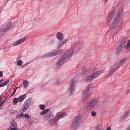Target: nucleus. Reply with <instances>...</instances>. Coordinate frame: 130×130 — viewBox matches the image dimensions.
<instances>
[{"label":"nucleus","instance_id":"f257e3e1","mask_svg":"<svg viewBox=\"0 0 130 130\" xmlns=\"http://www.w3.org/2000/svg\"><path fill=\"white\" fill-rule=\"evenodd\" d=\"M123 15V9L122 8L117 13L110 27V30L112 32L114 35H116L121 30L120 26Z\"/></svg>","mask_w":130,"mask_h":130},{"label":"nucleus","instance_id":"f03ea898","mask_svg":"<svg viewBox=\"0 0 130 130\" xmlns=\"http://www.w3.org/2000/svg\"><path fill=\"white\" fill-rule=\"evenodd\" d=\"M83 47L82 42L79 41H75L72 45L71 49L67 51L63 56L68 60L71 57L73 53L78 52Z\"/></svg>","mask_w":130,"mask_h":130},{"label":"nucleus","instance_id":"7ed1b4c3","mask_svg":"<svg viewBox=\"0 0 130 130\" xmlns=\"http://www.w3.org/2000/svg\"><path fill=\"white\" fill-rule=\"evenodd\" d=\"M49 109H46L44 111L40 112L39 115L40 116L45 115L44 117L45 119L48 120L49 124L51 125H54L55 126H57L58 125V123L56 121L58 120L55 119V117H54L52 113L50 114L46 113L49 111Z\"/></svg>","mask_w":130,"mask_h":130},{"label":"nucleus","instance_id":"20e7f679","mask_svg":"<svg viewBox=\"0 0 130 130\" xmlns=\"http://www.w3.org/2000/svg\"><path fill=\"white\" fill-rule=\"evenodd\" d=\"M31 100V98H29L23 104L22 107V111L21 112L19 115V116H20L21 117L25 118H29L30 116L29 115L26 114H23V113L25 112L29 108L30 105Z\"/></svg>","mask_w":130,"mask_h":130},{"label":"nucleus","instance_id":"39448f33","mask_svg":"<svg viewBox=\"0 0 130 130\" xmlns=\"http://www.w3.org/2000/svg\"><path fill=\"white\" fill-rule=\"evenodd\" d=\"M81 117L80 116L75 117L74 121L70 126V130H76L80 122Z\"/></svg>","mask_w":130,"mask_h":130},{"label":"nucleus","instance_id":"423d86ee","mask_svg":"<svg viewBox=\"0 0 130 130\" xmlns=\"http://www.w3.org/2000/svg\"><path fill=\"white\" fill-rule=\"evenodd\" d=\"M102 73V72L101 71H97L96 72L93 73L90 75L86 77L85 78L84 81L86 82H89L98 77Z\"/></svg>","mask_w":130,"mask_h":130},{"label":"nucleus","instance_id":"0eeeda50","mask_svg":"<svg viewBox=\"0 0 130 130\" xmlns=\"http://www.w3.org/2000/svg\"><path fill=\"white\" fill-rule=\"evenodd\" d=\"M99 100L98 98L93 99L88 104V107L90 108H94L97 107L99 105Z\"/></svg>","mask_w":130,"mask_h":130},{"label":"nucleus","instance_id":"6e6552de","mask_svg":"<svg viewBox=\"0 0 130 130\" xmlns=\"http://www.w3.org/2000/svg\"><path fill=\"white\" fill-rule=\"evenodd\" d=\"M10 25L5 24L3 25L0 29V35H1L9 30L10 28Z\"/></svg>","mask_w":130,"mask_h":130},{"label":"nucleus","instance_id":"1a4fd4ad","mask_svg":"<svg viewBox=\"0 0 130 130\" xmlns=\"http://www.w3.org/2000/svg\"><path fill=\"white\" fill-rule=\"evenodd\" d=\"M68 60L63 56L60 57L56 62V66L57 67H59L62 66L66 63Z\"/></svg>","mask_w":130,"mask_h":130},{"label":"nucleus","instance_id":"9d476101","mask_svg":"<svg viewBox=\"0 0 130 130\" xmlns=\"http://www.w3.org/2000/svg\"><path fill=\"white\" fill-rule=\"evenodd\" d=\"M75 83L74 80L72 79L71 80L70 84V86L69 90L71 94H72L74 90Z\"/></svg>","mask_w":130,"mask_h":130},{"label":"nucleus","instance_id":"9b49d317","mask_svg":"<svg viewBox=\"0 0 130 130\" xmlns=\"http://www.w3.org/2000/svg\"><path fill=\"white\" fill-rule=\"evenodd\" d=\"M17 124L15 121H13L12 124L10 126L8 130H20V129L17 128Z\"/></svg>","mask_w":130,"mask_h":130},{"label":"nucleus","instance_id":"f8f14e48","mask_svg":"<svg viewBox=\"0 0 130 130\" xmlns=\"http://www.w3.org/2000/svg\"><path fill=\"white\" fill-rule=\"evenodd\" d=\"M115 14V13L114 11H112L110 12L108 18L105 22L106 25H107L109 24L110 21L114 16Z\"/></svg>","mask_w":130,"mask_h":130},{"label":"nucleus","instance_id":"ddd939ff","mask_svg":"<svg viewBox=\"0 0 130 130\" xmlns=\"http://www.w3.org/2000/svg\"><path fill=\"white\" fill-rule=\"evenodd\" d=\"M26 38L24 37L20 39L17 41L14 42L12 44L13 46H16L24 42L26 39Z\"/></svg>","mask_w":130,"mask_h":130},{"label":"nucleus","instance_id":"4468645a","mask_svg":"<svg viewBox=\"0 0 130 130\" xmlns=\"http://www.w3.org/2000/svg\"><path fill=\"white\" fill-rule=\"evenodd\" d=\"M126 38H122V40L119 43L118 45L120 47L124 48L126 42Z\"/></svg>","mask_w":130,"mask_h":130},{"label":"nucleus","instance_id":"2eb2a0df","mask_svg":"<svg viewBox=\"0 0 130 130\" xmlns=\"http://www.w3.org/2000/svg\"><path fill=\"white\" fill-rule=\"evenodd\" d=\"M90 94L87 93L84 91L83 92L82 94V99L83 101H85L87 99Z\"/></svg>","mask_w":130,"mask_h":130},{"label":"nucleus","instance_id":"dca6fc26","mask_svg":"<svg viewBox=\"0 0 130 130\" xmlns=\"http://www.w3.org/2000/svg\"><path fill=\"white\" fill-rule=\"evenodd\" d=\"M68 41L67 39H64L63 40L60 41L58 44V48H59L64 44Z\"/></svg>","mask_w":130,"mask_h":130},{"label":"nucleus","instance_id":"f3484780","mask_svg":"<svg viewBox=\"0 0 130 130\" xmlns=\"http://www.w3.org/2000/svg\"><path fill=\"white\" fill-rule=\"evenodd\" d=\"M93 87L90 85L88 86L86 89L84 91L85 92L90 95L93 90Z\"/></svg>","mask_w":130,"mask_h":130},{"label":"nucleus","instance_id":"a211bd4d","mask_svg":"<svg viewBox=\"0 0 130 130\" xmlns=\"http://www.w3.org/2000/svg\"><path fill=\"white\" fill-rule=\"evenodd\" d=\"M127 60V59L126 58H124L120 60L119 66L116 65L115 67H116L118 69L123 64L124 62L126 61Z\"/></svg>","mask_w":130,"mask_h":130},{"label":"nucleus","instance_id":"6ab92c4d","mask_svg":"<svg viewBox=\"0 0 130 130\" xmlns=\"http://www.w3.org/2000/svg\"><path fill=\"white\" fill-rule=\"evenodd\" d=\"M115 68L113 69H112L108 73L107 75L106 76L107 77H108L112 75L113 73L117 70L118 69L116 67H115Z\"/></svg>","mask_w":130,"mask_h":130},{"label":"nucleus","instance_id":"aec40b11","mask_svg":"<svg viewBox=\"0 0 130 130\" xmlns=\"http://www.w3.org/2000/svg\"><path fill=\"white\" fill-rule=\"evenodd\" d=\"M57 38L59 40L62 39L63 38V34L60 32H58L57 34Z\"/></svg>","mask_w":130,"mask_h":130},{"label":"nucleus","instance_id":"412c9836","mask_svg":"<svg viewBox=\"0 0 130 130\" xmlns=\"http://www.w3.org/2000/svg\"><path fill=\"white\" fill-rule=\"evenodd\" d=\"M66 116V114L65 113H63L60 114L58 115L57 116L55 117V119L58 120H59L61 118H63Z\"/></svg>","mask_w":130,"mask_h":130},{"label":"nucleus","instance_id":"4be33fe9","mask_svg":"<svg viewBox=\"0 0 130 130\" xmlns=\"http://www.w3.org/2000/svg\"><path fill=\"white\" fill-rule=\"evenodd\" d=\"M26 95L25 94H23L20 96L18 98L19 101V102H22L24 99L26 98Z\"/></svg>","mask_w":130,"mask_h":130},{"label":"nucleus","instance_id":"5701e85b","mask_svg":"<svg viewBox=\"0 0 130 130\" xmlns=\"http://www.w3.org/2000/svg\"><path fill=\"white\" fill-rule=\"evenodd\" d=\"M89 68H83L82 71V74L84 75L87 73L89 72Z\"/></svg>","mask_w":130,"mask_h":130},{"label":"nucleus","instance_id":"b1692460","mask_svg":"<svg viewBox=\"0 0 130 130\" xmlns=\"http://www.w3.org/2000/svg\"><path fill=\"white\" fill-rule=\"evenodd\" d=\"M130 113V112L129 111H128L126 113L123 114L121 117L122 120L124 119L126 117L128 116Z\"/></svg>","mask_w":130,"mask_h":130},{"label":"nucleus","instance_id":"393cba45","mask_svg":"<svg viewBox=\"0 0 130 130\" xmlns=\"http://www.w3.org/2000/svg\"><path fill=\"white\" fill-rule=\"evenodd\" d=\"M9 81V80H7L3 83L1 84L0 85V87H4L6 86L7 84L8 83Z\"/></svg>","mask_w":130,"mask_h":130},{"label":"nucleus","instance_id":"a878e982","mask_svg":"<svg viewBox=\"0 0 130 130\" xmlns=\"http://www.w3.org/2000/svg\"><path fill=\"white\" fill-rule=\"evenodd\" d=\"M63 51V50L62 49H60L57 51L54 52L55 56L59 55Z\"/></svg>","mask_w":130,"mask_h":130},{"label":"nucleus","instance_id":"bb28decb","mask_svg":"<svg viewBox=\"0 0 130 130\" xmlns=\"http://www.w3.org/2000/svg\"><path fill=\"white\" fill-rule=\"evenodd\" d=\"M63 51V50L62 49H60L57 51L54 52L55 56L59 55Z\"/></svg>","mask_w":130,"mask_h":130},{"label":"nucleus","instance_id":"cd10ccee","mask_svg":"<svg viewBox=\"0 0 130 130\" xmlns=\"http://www.w3.org/2000/svg\"><path fill=\"white\" fill-rule=\"evenodd\" d=\"M123 48L118 45L117 48V51L118 52H120L122 50Z\"/></svg>","mask_w":130,"mask_h":130},{"label":"nucleus","instance_id":"c85d7f7f","mask_svg":"<svg viewBox=\"0 0 130 130\" xmlns=\"http://www.w3.org/2000/svg\"><path fill=\"white\" fill-rule=\"evenodd\" d=\"M28 83V82L27 80H25L23 82L24 87L25 88H26L27 87Z\"/></svg>","mask_w":130,"mask_h":130},{"label":"nucleus","instance_id":"c756f323","mask_svg":"<svg viewBox=\"0 0 130 130\" xmlns=\"http://www.w3.org/2000/svg\"><path fill=\"white\" fill-rule=\"evenodd\" d=\"M18 102H19L18 98H15L13 99V102L14 104H17Z\"/></svg>","mask_w":130,"mask_h":130},{"label":"nucleus","instance_id":"7c9ffc66","mask_svg":"<svg viewBox=\"0 0 130 130\" xmlns=\"http://www.w3.org/2000/svg\"><path fill=\"white\" fill-rule=\"evenodd\" d=\"M50 57H51L50 52L43 56L42 57V58H45Z\"/></svg>","mask_w":130,"mask_h":130},{"label":"nucleus","instance_id":"2f4dec72","mask_svg":"<svg viewBox=\"0 0 130 130\" xmlns=\"http://www.w3.org/2000/svg\"><path fill=\"white\" fill-rule=\"evenodd\" d=\"M23 62L21 60H19L17 61V64L18 66H21Z\"/></svg>","mask_w":130,"mask_h":130},{"label":"nucleus","instance_id":"473e14b6","mask_svg":"<svg viewBox=\"0 0 130 130\" xmlns=\"http://www.w3.org/2000/svg\"><path fill=\"white\" fill-rule=\"evenodd\" d=\"M27 121L28 124L29 125H31L32 122V120L31 119H28L27 120Z\"/></svg>","mask_w":130,"mask_h":130},{"label":"nucleus","instance_id":"72a5a7b5","mask_svg":"<svg viewBox=\"0 0 130 130\" xmlns=\"http://www.w3.org/2000/svg\"><path fill=\"white\" fill-rule=\"evenodd\" d=\"M97 114L96 113L95 111H93L91 112V115L92 116L95 117Z\"/></svg>","mask_w":130,"mask_h":130},{"label":"nucleus","instance_id":"f704fd0d","mask_svg":"<svg viewBox=\"0 0 130 130\" xmlns=\"http://www.w3.org/2000/svg\"><path fill=\"white\" fill-rule=\"evenodd\" d=\"M39 107L40 109L42 110H44L45 108V106L42 104L40 105Z\"/></svg>","mask_w":130,"mask_h":130},{"label":"nucleus","instance_id":"c9c22d12","mask_svg":"<svg viewBox=\"0 0 130 130\" xmlns=\"http://www.w3.org/2000/svg\"><path fill=\"white\" fill-rule=\"evenodd\" d=\"M130 47V40L128 41L127 44L126 46V48L127 49H128Z\"/></svg>","mask_w":130,"mask_h":130},{"label":"nucleus","instance_id":"e433bc0d","mask_svg":"<svg viewBox=\"0 0 130 130\" xmlns=\"http://www.w3.org/2000/svg\"><path fill=\"white\" fill-rule=\"evenodd\" d=\"M18 88V87H17L13 91V92H12V94H11V96H12L14 95L15 94L17 89Z\"/></svg>","mask_w":130,"mask_h":130},{"label":"nucleus","instance_id":"4c0bfd02","mask_svg":"<svg viewBox=\"0 0 130 130\" xmlns=\"http://www.w3.org/2000/svg\"><path fill=\"white\" fill-rule=\"evenodd\" d=\"M51 57H53L55 56L54 52H50Z\"/></svg>","mask_w":130,"mask_h":130},{"label":"nucleus","instance_id":"58836bf2","mask_svg":"<svg viewBox=\"0 0 130 130\" xmlns=\"http://www.w3.org/2000/svg\"><path fill=\"white\" fill-rule=\"evenodd\" d=\"M4 102H5V101L3 100L0 104V109H1L2 108V107H1V106L3 105L4 104Z\"/></svg>","mask_w":130,"mask_h":130},{"label":"nucleus","instance_id":"ea45409f","mask_svg":"<svg viewBox=\"0 0 130 130\" xmlns=\"http://www.w3.org/2000/svg\"><path fill=\"white\" fill-rule=\"evenodd\" d=\"M55 41V40L53 39H52L50 41L51 43L52 44H54Z\"/></svg>","mask_w":130,"mask_h":130},{"label":"nucleus","instance_id":"a19ab883","mask_svg":"<svg viewBox=\"0 0 130 130\" xmlns=\"http://www.w3.org/2000/svg\"><path fill=\"white\" fill-rule=\"evenodd\" d=\"M3 75V73L1 71H0V77H2Z\"/></svg>","mask_w":130,"mask_h":130},{"label":"nucleus","instance_id":"79ce46f5","mask_svg":"<svg viewBox=\"0 0 130 130\" xmlns=\"http://www.w3.org/2000/svg\"><path fill=\"white\" fill-rule=\"evenodd\" d=\"M126 130H130V125L127 127Z\"/></svg>","mask_w":130,"mask_h":130},{"label":"nucleus","instance_id":"37998d69","mask_svg":"<svg viewBox=\"0 0 130 130\" xmlns=\"http://www.w3.org/2000/svg\"><path fill=\"white\" fill-rule=\"evenodd\" d=\"M107 130H111V127L110 126H108L107 127Z\"/></svg>","mask_w":130,"mask_h":130},{"label":"nucleus","instance_id":"c03bdc74","mask_svg":"<svg viewBox=\"0 0 130 130\" xmlns=\"http://www.w3.org/2000/svg\"><path fill=\"white\" fill-rule=\"evenodd\" d=\"M26 65L25 64H24L23 65H22L21 66V68H23L24 67H25L26 66Z\"/></svg>","mask_w":130,"mask_h":130},{"label":"nucleus","instance_id":"a18cd8bd","mask_svg":"<svg viewBox=\"0 0 130 130\" xmlns=\"http://www.w3.org/2000/svg\"><path fill=\"white\" fill-rule=\"evenodd\" d=\"M4 81L3 79H1L0 80V84H1V83H2Z\"/></svg>","mask_w":130,"mask_h":130},{"label":"nucleus","instance_id":"49530a36","mask_svg":"<svg viewBox=\"0 0 130 130\" xmlns=\"http://www.w3.org/2000/svg\"><path fill=\"white\" fill-rule=\"evenodd\" d=\"M19 115H20L19 116L18 115H17L16 116V117L17 118H19V117H21L20 116H19Z\"/></svg>","mask_w":130,"mask_h":130},{"label":"nucleus","instance_id":"de8ad7c7","mask_svg":"<svg viewBox=\"0 0 130 130\" xmlns=\"http://www.w3.org/2000/svg\"><path fill=\"white\" fill-rule=\"evenodd\" d=\"M129 92V90L127 91L126 92V94H127V93H128Z\"/></svg>","mask_w":130,"mask_h":130},{"label":"nucleus","instance_id":"09e8293b","mask_svg":"<svg viewBox=\"0 0 130 130\" xmlns=\"http://www.w3.org/2000/svg\"><path fill=\"white\" fill-rule=\"evenodd\" d=\"M56 84H57V85H58L59 84V82H58V81H57V83H56Z\"/></svg>","mask_w":130,"mask_h":130},{"label":"nucleus","instance_id":"8fccbe9b","mask_svg":"<svg viewBox=\"0 0 130 130\" xmlns=\"http://www.w3.org/2000/svg\"><path fill=\"white\" fill-rule=\"evenodd\" d=\"M109 33V32H107L106 34V35H107V34H108V33Z\"/></svg>","mask_w":130,"mask_h":130},{"label":"nucleus","instance_id":"3c124183","mask_svg":"<svg viewBox=\"0 0 130 130\" xmlns=\"http://www.w3.org/2000/svg\"><path fill=\"white\" fill-rule=\"evenodd\" d=\"M29 68H30L29 67L27 69V70H29Z\"/></svg>","mask_w":130,"mask_h":130},{"label":"nucleus","instance_id":"603ef678","mask_svg":"<svg viewBox=\"0 0 130 130\" xmlns=\"http://www.w3.org/2000/svg\"><path fill=\"white\" fill-rule=\"evenodd\" d=\"M107 0H105V2H106L107 1Z\"/></svg>","mask_w":130,"mask_h":130},{"label":"nucleus","instance_id":"864d4df0","mask_svg":"<svg viewBox=\"0 0 130 130\" xmlns=\"http://www.w3.org/2000/svg\"><path fill=\"white\" fill-rule=\"evenodd\" d=\"M27 63H28V62H27V63H26V64H27Z\"/></svg>","mask_w":130,"mask_h":130},{"label":"nucleus","instance_id":"5fc2aeb1","mask_svg":"<svg viewBox=\"0 0 130 130\" xmlns=\"http://www.w3.org/2000/svg\"><path fill=\"white\" fill-rule=\"evenodd\" d=\"M1 98V97H0V99Z\"/></svg>","mask_w":130,"mask_h":130}]
</instances>
